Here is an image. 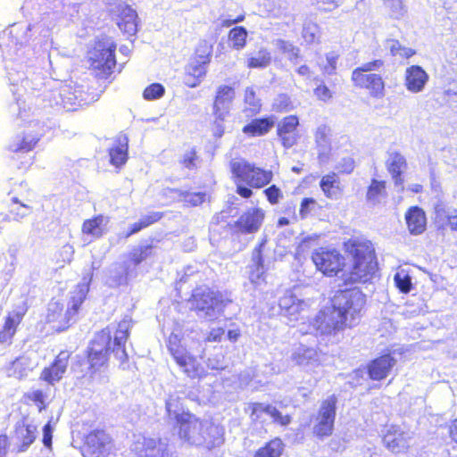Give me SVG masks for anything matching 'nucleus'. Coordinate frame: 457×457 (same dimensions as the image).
I'll use <instances>...</instances> for the list:
<instances>
[{
    "label": "nucleus",
    "mask_w": 457,
    "mask_h": 457,
    "mask_svg": "<svg viewBox=\"0 0 457 457\" xmlns=\"http://www.w3.org/2000/svg\"><path fill=\"white\" fill-rule=\"evenodd\" d=\"M130 330V321L121 320L117 323L113 333L110 327H105L95 334L85 352L86 373L90 378L99 377L108 368L112 354L120 364L128 361L126 344Z\"/></svg>",
    "instance_id": "nucleus-1"
},
{
    "label": "nucleus",
    "mask_w": 457,
    "mask_h": 457,
    "mask_svg": "<svg viewBox=\"0 0 457 457\" xmlns=\"http://www.w3.org/2000/svg\"><path fill=\"white\" fill-rule=\"evenodd\" d=\"M166 412L173 415L178 428V436L189 445L212 450L225 441L224 427L212 420H202L189 411H183L181 399L170 397L165 402Z\"/></svg>",
    "instance_id": "nucleus-2"
},
{
    "label": "nucleus",
    "mask_w": 457,
    "mask_h": 457,
    "mask_svg": "<svg viewBox=\"0 0 457 457\" xmlns=\"http://www.w3.org/2000/svg\"><path fill=\"white\" fill-rule=\"evenodd\" d=\"M342 305H332L327 311L320 312L318 319L324 324L327 334H336L347 327L358 323L365 310L367 298L360 289L351 288L338 293Z\"/></svg>",
    "instance_id": "nucleus-3"
},
{
    "label": "nucleus",
    "mask_w": 457,
    "mask_h": 457,
    "mask_svg": "<svg viewBox=\"0 0 457 457\" xmlns=\"http://www.w3.org/2000/svg\"><path fill=\"white\" fill-rule=\"evenodd\" d=\"M351 259L346 280L350 283L370 282L378 271V263L373 244L367 239L349 238L343 245Z\"/></svg>",
    "instance_id": "nucleus-4"
},
{
    "label": "nucleus",
    "mask_w": 457,
    "mask_h": 457,
    "mask_svg": "<svg viewBox=\"0 0 457 457\" xmlns=\"http://www.w3.org/2000/svg\"><path fill=\"white\" fill-rule=\"evenodd\" d=\"M229 170L236 185V193L245 199L253 195V189L263 188L273 179L272 170L256 166L245 159L231 161Z\"/></svg>",
    "instance_id": "nucleus-5"
},
{
    "label": "nucleus",
    "mask_w": 457,
    "mask_h": 457,
    "mask_svg": "<svg viewBox=\"0 0 457 457\" xmlns=\"http://www.w3.org/2000/svg\"><path fill=\"white\" fill-rule=\"evenodd\" d=\"M117 45L109 37L97 39L87 52L88 69L97 79L106 80L116 67Z\"/></svg>",
    "instance_id": "nucleus-6"
},
{
    "label": "nucleus",
    "mask_w": 457,
    "mask_h": 457,
    "mask_svg": "<svg viewBox=\"0 0 457 457\" xmlns=\"http://www.w3.org/2000/svg\"><path fill=\"white\" fill-rule=\"evenodd\" d=\"M382 59H375L353 69L351 74L353 86L367 93L372 99H382L386 95V83L381 75L371 72L384 66Z\"/></svg>",
    "instance_id": "nucleus-7"
},
{
    "label": "nucleus",
    "mask_w": 457,
    "mask_h": 457,
    "mask_svg": "<svg viewBox=\"0 0 457 457\" xmlns=\"http://www.w3.org/2000/svg\"><path fill=\"white\" fill-rule=\"evenodd\" d=\"M168 350L182 372L190 378H200L206 374L203 355H194L181 344V338L175 334L170 335Z\"/></svg>",
    "instance_id": "nucleus-8"
},
{
    "label": "nucleus",
    "mask_w": 457,
    "mask_h": 457,
    "mask_svg": "<svg viewBox=\"0 0 457 457\" xmlns=\"http://www.w3.org/2000/svg\"><path fill=\"white\" fill-rule=\"evenodd\" d=\"M337 402L338 399L336 395H331L320 402L311 430L312 436L314 439L323 441L333 436Z\"/></svg>",
    "instance_id": "nucleus-9"
},
{
    "label": "nucleus",
    "mask_w": 457,
    "mask_h": 457,
    "mask_svg": "<svg viewBox=\"0 0 457 457\" xmlns=\"http://www.w3.org/2000/svg\"><path fill=\"white\" fill-rule=\"evenodd\" d=\"M311 259L316 270L326 277H337L345 268L344 255L333 247H318L312 253Z\"/></svg>",
    "instance_id": "nucleus-10"
},
{
    "label": "nucleus",
    "mask_w": 457,
    "mask_h": 457,
    "mask_svg": "<svg viewBox=\"0 0 457 457\" xmlns=\"http://www.w3.org/2000/svg\"><path fill=\"white\" fill-rule=\"evenodd\" d=\"M188 302L196 312L211 314L215 310L222 311L232 301L224 298L222 294L209 287H196L191 293Z\"/></svg>",
    "instance_id": "nucleus-11"
},
{
    "label": "nucleus",
    "mask_w": 457,
    "mask_h": 457,
    "mask_svg": "<svg viewBox=\"0 0 457 457\" xmlns=\"http://www.w3.org/2000/svg\"><path fill=\"white\" fill-rule=\"evenodd\" d=\"M114 450V440L104 428H96L85 435L81 445L83 457H109Z\"/></svg>",
    "instance_id": "nucleus-12"
},
{
    "label": "nucleus",
    "mask_w": 457,
    "mask_h": 457,
    "mask_svg": "<svg viewBox=\"0 0 457 457\" xmlns=\"http://www.w3.org/2000/svg\"><path fill=\"white\" fill-rule=\"evenodd\" d=\"M29 308V303L25 300L14 305L12 309L6 313L4 323L0 328V345L10 346L12 344L18 328L27 314Z\"/></svg>",
    "instance_id": "nucleus-13"
},
{
    "label": "nucleus",
    "mask_w": 457,
    "mask_h": 457,
    "mask_svg": "<svg viewBox=\"0 0 457 457\" xmlns=\"http://www.w3.org/2000/svg\"><path fill=\"white\" fill-rule=\"evenodd\" d=\"M265 219V212L260 207L245 210L237 220L228 225L231 235H248L257 233Z\"/></svg>",
    "instance_id": "nucleus-14"
},
{
    "label": "nucleus",
    "mask_w": 457,
    "mask_h": 457,
    "mask_svg": "<svg viewBox=\"0 0 457 457\" xmlns=\"http://www.w3.org/2000/svg\"><path fill=\"white\" fill-rule=\"evenodd\" d=\"M10 194L12 197L8 206V218L19 220L29 216L33 210V193L31 190L21 184L17 188H13Z\"/></svg>",
    "instance_id": "nucleus-15"
},
{
    "label": "nucleus",
    "mask_w": 457,
    "mask_h": 457,
    "mask_svg": "<svg viewBox=\"0 0 457 457\" xmlns=\"http://www.w3.org/2000/svg\"><path fill=\"white\" fill-rule=\"evenodd\" d=\"M42 137L43 129L39 123H29L8 145V151L12 154L29 153L35 149Z\"/></svg>",
    "instance_id": "nucleus-16"
},
{
    "label": "nucleus",
    "mask_w": 457,
    "mask_h": 457,
    "mask_svg": "<svg viewBox=\"0 0 457 457\" xmlns=\"http://www.w3.org/2000/svg\"><path fill=\"white\" fill-rule=\"evenodd\" d=\"M299 118L297 115L291 114L284 117L277 125V136L284 148H291L295 145L300 139L298 131Z\"/></svg>",
    "instance_id": "nucleus-17"
},
{
    "label": "nucleus",
    "mask_w": 457,
    "mask_h": 457,
    "mask_svg": "<svg viewBox=\"0 0 457 457\" xmlns=\"http://www.w3.org/2000/svg\"><path fill=\"white\" fill-rule=\"evenodd\" d=\"M71 354L68 350L60 351L50 365L42 370L40 379L50 385L59 382L66 372Z\"/></svg>",
    "instance_id": "nucleus-18"
},
{
    "label": "nucleus",
    "mask_w": 457,
    "mask_h": 457,
    "mask_svg": "<svg viewBox=\"0 0 457 457\" xmlns=\"http://www.w3.org/2000/svg\"><path fill=\"white\" fill-rule=\"evenodd\" d=\"M396 364V360L391 353H382L371 361L366 366L369 378L373 381H381L386 378Z\"/></svg>",
    "instance_id": "nucleus-19"
},
{
    "label": "nucleus",
    "mask_w": 457,
    "mask_h": 457,
    "mask_svg": "<svg viewBox=\"0 0 457 457\" xmlns=\"http://www.w3.org/2000/svg\"><path fill=\"white\" fill-rule=\"evenodd\" d=\"M45 320L46 323L52 324L56 332L65 331L72 324L67 312L63 311V304L54 299L48 303Z\"/></svg>",
    "instance_id": "nucleus-20"
},
{
    "label": "nucleus",
    "mask_w": 457,
    "mask_h": 457,
    "mask_svg": "<svg viewBox=\"0 0 457 457\" xmlns=\"http://www.w3.org/2000/svg\"><path fill=\"white\" fill-rule=\"evenodd\" d=\"M384 446L393 453H399L409 449L405 433L398 426L392 425L382 436Z\"/></svg>",
    "instance_id": "nucleus-21"
},
{
    "label": "nucleus",
    "mask_w": 457,
    "mask_h": 457,
    "mask_svg": "<svg viewBox=\"0 0 457 457\" xmlns=\"http://www.w3.org/2000/svg\"><path fill=\"white\" fill-rule=\"evenodd\" d=\"M208 65L189 60L184 67L183 83L188 88L199 87L208 73Z\"/></svg>",
    "instance_id": "nucleus-22"
},
{
    "label": "nucleus",
    "mask_w": 457,
    "mask_h": 457,
    "mask_svg": "<svg viewBox=\"0 0 457 457\" xmlns=\"http://www.w3.org/2000/svg\"><path fill=\"white\" fill-rule=\"evenodd\" d=\"M109 162L117 169H120L129 159V138L125 135L115 137L112 145L108 149Z\"/></svg>",
    "instance_id": "nucleus-23"
},
{
    "label": "nucleus",
    "mask_w": 457,
    "mask_h": 457,
    "mask_svg": "<svg viewBox=\"0 0 457 457\" xmlns=\"http://www.w3.org/2000/svg\"><path fill=\"white\" fill-rule=\"evenodd\" d=\"M37 427L26 422H19L14 427L17 452H26L37 439Z\"/></svg>",
    "instance_id": "nucleus-24"
},
{
    "label": "nucleus",
    "mask_w": 457,
    "mask_h": 457,
    "mask_svg": "<svg viewBox=\"0 0 457 457\" xmlns=\"http://www.w3.org/2000/svg\"><path fill=\"white\" fill-rule=\"evenodd\" d=\"M320 187L326 198L337 200L344 192L338 173L329 171L323 175L320 180Z\"/></svg>",
    "instance_id": "nucleus-25"
},
{
    "label": "nucleus",
    "mask_w": 457,
    "mask_h": 457,
    "mask_svg": "<svg viewBox=\"0 0 457 457\" xmlns=\"http://www.w3.org/2000/svg\"><path fill=\"white\" fill-rule=\"evenodd\" d=\"M407 165L408 164L405 157L400 152L392 153L388 160L386 162V170L391 175L392 180L395 187H403V174L406 170Z\"/></svg>",
    "instance_id": "nucleus-26"
},
{
    "label": "nucleus",
    "mask_w": 457,
    "mask_h": 457,
    "mask_svg": "<svg viewBox=\"0 0 457 457\" xmlns=\"http://www.w3.org/2000/svg\"><path fill=\"white\" fill-rule=\"evenodd\" d=\"M428 80V73L419 65H411L406 69L404 84L412 92H420Z\"/></svg>",
    "instance_id": "nucleus-27"
},
{
    "label": "nucleus",
    "mask_w": 457,
    "mask_h": 457,
    "mask_svg": "<svg viewBox=\"0 0 457 457\" xmlns=\"http://www.w3.org/2000/svg\"><path fill=\"white\" fill-rule=\"evenodd\" d=\"M405 220L407 228L412 235H420L426 229V215L419 206L410 207L405 213Z\"/></svg>",
    "instance_id": "nucleus-28"
},
{
    "label": "nucleus",
    "mask_w": 457,
    "mask_h": 457,
    "mask_svg": "<svg viewBox=\"0 0 457 457\" xmlns=\"http://www.w3.org/2000/svg\"><path fill=\"white\" fill-rule=\"evenodd\" d=\"M435 226L436 230L443 235L448 230L457 235V209L437 211L435 217Z\"/></svg>",
    "instance_id": "nucleus-29"
},
{
    "label": "nucleus",
    "mask_w": 457,
    "mask_h": 457,
    "mask_svg": "<svg viewBox=\"0 0 457 457\" xmlns=\"http://www.w3.org/2000/svg\"><path fill=\"white\" fill-rule=\"evenodd\" d=\"M137 14L129 5L124 4L119 7L118 27L123 32L133 35L137 31Z\"/></svg>",
    "instance_id": "nucleus-30"
},
{
    "label": "nucleus",
    "mask_w": 457,
    "mask_h": 457,
    "mask_svg": "<svg viewBox=\"0 0 457 457\" xmlns=\"http://www.w3.org/2000/svg\"><path fill=\"white\" fill-rule=\"evenodd\" d=\"M30 370V358L26 355L16 357L4 367L7 377L19 380L27 377Z\"/></svg>",
    "instance_id": "nucleus-31"
},
{
    "label": "nucleus",
    "mask_w": 457,
    "mask_h": 457,
    "mask_svg": "<svg viewBox=\"0 0 457 457\" xmlns=\"http://www.w3.org/2000/svg\"><path fill=\"white\" fill-rule=\"evenodd\" d=\"M386 189L387 182L386 180L371 179L366 188V201L372 205L379 204L382 199L387 197Z\"/></svg>",
    "instance_id": "nucleus-32"
},
{
    "label": "nucleus",
    "mask_w": 457,
    "mask_h": 457,
    "mask_svg": "<svg viewBox=\"0 0 457 457\" xmlns=\"http://www.w3.org/2000/svg\"><path fill=\"white\" fill-rule=\"evenodd\" d=\"M273 125L274 121L270 117L257 118L245 125L242 131L248 137H261L269 133Z\"/></svg>",
    "instance_id": "nucleus-33"
},
{
    "label": "nucleus",
    "mask_w": 457,
    "mask_h": 457,
    "mask_svg": "<svg viewBox=\"0 0 457 457\" xmlns=\"http://www.w3.org/2000/svg\"><path fill=\"white\" fill-rule=\"evenodd\" d=\"M235 88L228 85H220L215 92L212 108L230 111V105L235 99Z\"/></svg>",
    "instance_id": "nucleus-34"
},
{
    "label": "nucleus",
    "mask_w": 457,
    "mask_h": 457,
    "mask_svg": "<svg viewBox=\"0 0 457 457\" xmlns=\"http://www.w3.org/2000/svg\"><path fill=\"white\" fill-rule=\"evenodd\" d=\"M164 217L162 212H151L146 215L142 216L137 221L132 223L125 233V237L128 238L141 230L157 223Z\"/></svg>",
    "instance_id": "nucleus-35"
},
{
    "label": "nucleus",
    "mask_w": 457,
    "mask_h": 457,
    "mask_svg": "<svg viewBox=\"0 0 457 457\" xmlns=\"http://www.w3.org/2000/svg\"><path fill=\"white\" fill-rule=\"evenodd\" d=\"M213 54V44L205 38L200 39L194 48L189 60L210 65Z\"/></svg>",
    "instance_id": "nucleus-36"
},
{
    "label": "nucleus",
    "mask_w": 457,
    "mask_h": 457,
    "mask_svg": "<svg viewBox=\"0 0 457 457\" xmlns=\"http://www.w3.org/2000/svg\"><path fill=\"white\" fill-rule=\"evenodd\" d=\"M285 445L281 438L274 437L258 448L253 457H281Z\"/></svg>",
    "instance_id": "nucleus-37"
},
{
    "label": "nucleus",
    "mask_w": 457,
    "mask_h": 457,
    "mask_svg": "<svg viewBox=\"0 0 457 457\" xmlns=\"http://www.w3.org/2000/svg\"><path fill=\"white\" fill-rule=\"evenodd\" d=\"M153 241L154 239H151L149 244L140 245L133 248L129 253V263L133 267H137L147 259L151 258L154 255V250L155 247Z\"/></svg>",
    "instance_id": "nucleus-38"
},
{
    "label": "nucleus",
    "mask_w": 457,
    "mask_h": 457,
    "mask_svg": "<svg viewBox=\"0 0 457 457\" xmlns=\"http://www.w3.org/2000/svg\"><path fill=\"white\" fill-rule=\"evenodd\" d=\"M104 217L102 214L96 215L83 221L81 231L85 235L100 238L104 233Z\"/></svg>",
    "instance_id": "nucleus-39"
},
{
    "label": "nucleus",
    "mask_w": 457,
    "mask_h": 457,
    "mask_svg": "<svg viewBox=\"0 0 457 457\" xmlns=\"http://www.w3.org/2000/svg\"><path fill=\"white\" fill-rule=\"evenodd\" d=\"M87 290L83 286H79L71 296L70 305L66 312L72 323L75 321L76 316L87 298Z\"/></svg>",
    "instance_id": "nucleus-40"
},
{
    "label": "nucleus",
    "mask_w": 457,
    "mask_h": 457,
    "mask_svg": "<svg viewBox=\"0 0 457 457\" xmlns=\"http://www.w3.org/2000/svg\"><path fill=\"white\" fill-rule=\"evenodd\" d=\"M271 63L270 52L266 48H261L258 51L249 54L246 58V67L248 69H264Z\"/></svg>",
    "instance_id": "nucleus-41"
},
{
    "label": "nucleus",
    "mask_w": 457,
    "mask_h": 457,
    "mask_svg": "<svg viewBox=\"0 0 457 457\" xmlns=\"http://www.w3.org/2000/svg\"><path fill=\"white\" fill-rule=\"evenodd\" d=\"M22 398L25 404H34L39 412L46 411L49 404L48 395L42 389L27 392L23 395Z\"/></svg>",
    "instance_id": "nucleus-42"
},
{
    "label": "nucleus",
    "mask_w": 457,
    "mask_h": 457,
    "mask_svg": "<svg viewBox=\"0 0 457 457\" xmlns=\"http://www.w3.org/2000/svg\"><path fill=\"white\" fill-rule=\"evenodd\" d=\"M247 30L243 26H236L228 33V38L232 44V48L241 50L246 46Z\"/></svg>",
    "instance_id": "nucleus-43"
},
{
    "label": "nucleus",
    "mask_w": 457,
    "mask_h": 457,
    "mask_svg": "<svg viewBox=\"0 0 457 457\" xmlns=\"http://www.w3.org/2000/svg\"><path fill=\"white\" fill-rule=\"evenodd\" d=\"M386 45L389 47L391 55L399 56L402 59L408 60L416 54V51L410 47H405L401 45L399 40L389 38L386 40Z\"/></svg>",
    "instance_id": "nucleus-44"
},
{
    "label": "nucleus",
    "mask_w": 457,
    "mask_h": 457,
    "mask_svg": "<svg viewBox=\"0 0 457 457\" xmlns=\"http://www.w3.org/2000/svg\"><path fill=\"white\" fill-rule=\"evenodd\" d=\"M386 12L393 19H400L407 12V7L403 0H383Z\"/></svg>",
    "instance_id": "nucleus-45"
},
{
    "label": "nucleus",
    "mask_w": 457,
    "mask_h": 457,
    "mask_svg": "<svg viewBox=\"0 0 457 457\" xmlns=\"http://www.w3.org/2000/svg\"><path fill=\"white\" fill-rule=\"evenodd\" d=\"M180 200L186 207H196L203 204L207 197L205 192L181 191L179 194Z\"/></svg>",
    "instance_id": "nucleus-46"
},
{
    "label": "nucleus",
    "mask_w": 457,
    "mask_h": 457,
    "mask_svg": "<svg viewBox=\"0 0 457 457\" xmlns=\"http://www.w3.org/2000/svg\"><path fill=\"white\" fill-rule=\"evenodd\" d=\"M244 104L252 114H257L262 109L261 100L253 87H247L244 92Z\"/></svg>",
    "instance_id": "nucleus-47"
},
{
    "label": "nucleus",
    "mask_w": 457,
    "mask_h": 457,
    "mask_svg": "<svg viewBox=\"0 0 457 457\" xmlns=\"http://www.w3.org/2000/svg\"><path fill=\"white\" fill-rule=\"evenodd\" d=\"M62 104L68 112L76 111L81 106V101L71 89L63 90L61 95Z\"/></svg>",
    "instance_id": "nucleus-48"
},
{
    "label": "nucleus",
    "mask_w": 457,
    "mask_h": 457,
    "mask_svg": "<svg viewBox=\"0 0 457 457\" xmlns=\"http://www.w3.org/2000/svg\"><path fill=\"white\" fill-rule=\"evenodd\" d=\"M165 94V87L161 83H152L143 91V98L154 101L162 98Z\"/></svg>",
    "instance_id": "nucleus-49"
},
{
    "label": "nucleus",
    "mask_w": 457,
    "mask_h": 457,
    "mask_svg": "<svg viewBox=\"0 0 457 457\" xmlns=\"http://www.w3.org/2000/svg\"><path fill=\"white\" fill-rule=\"evenodd\" d=\"M269 415L272 419V422L280 427H287L293 420L291 414H282V412L273 405L270 408Z\"/></svg>",
    "instance_id": "nucleus-50"
},
{
    "label": "nucleus",
    "mask_w": 457,
    "mask_h": 457,
    "mask_svg": "<svg viewBox=\"0 0 457 457\" xmlns=\"http://www.w3.org/2000/svg\"><path fill=\"white\" fill-rule=\"evenodd\" d=\"M263 194L271 205H276L283 198L282 190L275 184H272L263 190Z\"/></svg>",
    "instance_id": "nucleus-51"
},
{
    "label": "nucleus",
    "mask_w": 457,
    "mask_h": 457,
    "mask_svg": "<svg viewBox=\"0 0 457 457\" xmlns=\"http://www.w3.org/2000/svg\"><path fill=\"white\" fill-rule=\"evenodd\" d=\"M271 404H263L262 403H251L249 404L250 418L253 422L258 421L262 413L269 415L270 408Z\"/></svg>",
    "instance_id": "nucleus-52"
},
{
    "label": "nucleus",
    "mask_w": 457,
    "mask_h": 457,
    "mask_svg": "<svg viewBox=\"0 0 457 457\" xmlns=\"http://www.w3.org/2000/svg\"><path fill=\"white\" fill-rule=\"evenodd\" d=\"M303 37L309 43H314L319 41L320 29L315 23H308L303 26Z\"/></svg>",
    "instance_id": "nucleus-53"
},
{
    "label": "nucleus",
    "mask_w": 457,
    "mask_h": 457,
    "mask_svg": "<svg viewBox=\"0 0 457 457\" xmlns=\"http://www.w3.org/2000/svg\"><path fill=\"white\" fill-rule=\"evenodd\" d=\"M294 107L291 98L285 94L279 95L273 104V110L277 112H285Z\"/></svg>",
    "instance_id": "nucleus-54"
},
{
    "label": "nucleus",
    "mask_w": 457,
    "mask_h": 457,
    "mask_svg": "<svg viewBox=\"0 0 457 457\" xmlns=\"http://www.w3.org/2000/svg\"><path fill=\"white\" fill-rule=\"evenodd\" d=\"M318 205L317 201L312 197H304L302 199L299 207V215L301 219H306Z\"/></svg>",
    "instance_id": "nucleus-55"
},
{
    "label": "nucleus",
    "mask_w": 457,
    "mask_h": 457,
    "mask_svg": "<svg viewBox=\"0 0 457 457\" xmlns=\"http://www.w3.org/2000/svg\"><path fill=\"white\" fill-rule=\"evenodd\" d=\"M339 54L337 53H328L326 54V63L322 67V71L327 75H333L336 73L337 67V61Z\"/></svg>",
    "instance_id": "nucleus-56"
},
{
    "label": "nucleus",
    "mask_w": 457,
    "mask_h": 457,
    "mask_svg": "<svg viewBox=\"0 0 457 457\" xmlns=\"http://www.w3.org/2000/svg\"><path fill=\"white\" fill-rule=\"evenodd\" d=\"M265 240L260 242L253 250V264L250 268L264 269L263 247Z\"/></svg>",
    "instance_id": "nucleus-57"
},
{
    "label": "nucleus",
    "mask_w": 457,
    "mask_h": 457,
    "mask_svg": "<svg viewBox=\"0 0 457 457\" xmlns=\"http://www.w3.org/2000/svg\"><path fill=\"white\" fill-rule=\"evenodd\" d=\"M395 282L396 287L402 293L407 294L411 290V277L407 274L396 273L395 275Z\"/></svg>",
    "instance_id": "nucleus-58"
},
{
    "label": "nucleus",
    "mask_w": 457,
    "mask_h": 457,
    "mask_svg": "<svg viewBox=\"0 0 457 457\" xmlns=\"http://www.w3.org/2000/svg\"><path fill=\"white\" fill-rule=\"evenodd\" d=\"M197 160H198L197 151L194 147L183 155V157L180 161V163L182 164V166L184 168L192 170L196 167Z\"/></svg>",
    "instance_id": "nucleus-59"
},
{
    "label": "nucleus",
    "mask_w": 457,
    "mask_h": 457,
    "mask_svg": "<svg viewBox=\"0 0 457 457\" xmlns=\"http://www.w3.org/2000/svg\"><path fill=\"white\" fill-rule=\"evenodd\" d=\"M250 282L254 286L266 284V271L265 269L250 268L249 270Z\"/></svg>",
    "instance_id": "nucleus-60"
},
{
    "label": "nucleus",
    "mask_w": 457,
    "mask_h": 457,
    "mask_svg": "<svg viewBox=\"0 0 457 457\" xmlns=\"http://www.w3.org/2000/svg\"><path fill=\"white\" fill-rule=\"evenodd\" d=\"M313 93L318 100L322 102H328L333 97V92L329 89V87L325 83H320L318 85Z\"/></svg>",
    "instance_id": "nucleus-61"
},
{
    "label": "nucleus",
    "mask_w": 457,
    "mask_h": 457,
    "mask_svg": "<svg viewBox=\"0 0 457 457\" xmlns=\"http://www.w3.org/2000/svg\"><path fill=\"white\" fill-rule=\"evenodd\" d=\"M329 133L330 129L328 126H320L314 134L315 142L318 145H324L329 143Z\"/></svg>",
    "instance_id": "nucleus-62"
},
{
    "label": "nucleus",
    "mask_w": 457,
    "mask_h": 457,
    "mask_svg": "<svg viewBox=\"0 0 457 457\" xmlns=\"http://www.w3.org/2000/svg\"><path fill=\"white\" fill-rule=\"evenodd\" d=\"M354 168H355V161L353 160V158L352 157H344L338 166H337V169H338V174H345V175H348V174H351L353 170H354Z\"/></svg>",
    "instance_id": "nucleus-63"
},
{
    "label": "nucleus",
    "mask_w": 457,
    "mask_h": 457,
    "mask_svg": "<svg viewBox=\"0 0 457 457\" xmlns=\"http://www.w3.org/2000/svg\"><path fill=\"white\" fill-rule=\"evenodd\" d=\"M158 442L154 438H147L144 440L141 451L137 453V457H154L149 454L153 453L157 447Z\"/></svg>",
    "instance_id": "nucleus-64"
}]
</instances>
